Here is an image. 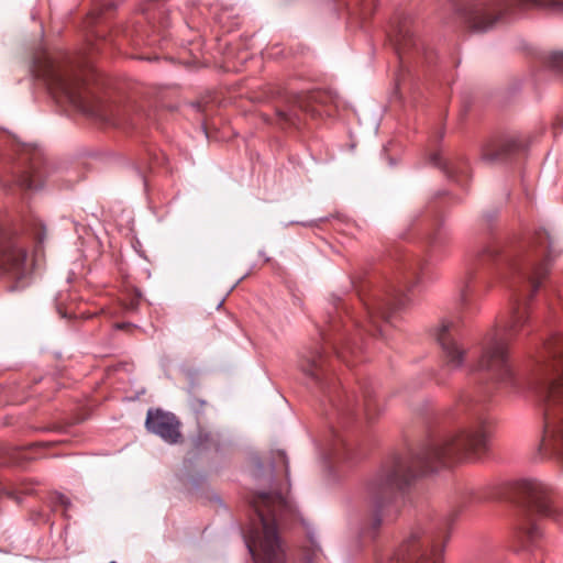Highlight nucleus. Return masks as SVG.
Returning a JSON list of instances; mask_svg holds the SVG:
<instances>
[{"label": "nucleus", "instance_id": "423d86ee", "mask_svg": "<svg viewBox=\"0 0 563 563\" xmlns=\"http://www.w3.org/2000/svg\"><path fill=\"white\" fill-rule=\"evenodd\" d=\"M514 8L518 11L537 9L563 14V0H515L507 9L498 2L473 3L460 9L459 15L472 31L485 32L505 15L512 14Z\"/></svg>", "mask_w": 563, "mask_h": 563}, {"label": "nucleus", "instance_id": "aec40b11", "mask_svg": "<svg viewBox=\"0 0 563 563\" xmlns=\"http://www.w3.org/2000/svg\"><path fill=\"white\" fill-rule=\"evenodd\" d=\"M292 103H294L295 107H297L301 111L311 112V114L316 113L314 109H310L308 107V104L306 102V97L300 95V93H296V95L292 96Z\"/></svg>", "mask_w": 563, "mask_h": 563}, {"label": "nucleus", "instance_id": "6e6552de", "mask_svg": "<svg viewBox=\"0 0 563 563\" xmlns=\"http://www.w3.org/2000/svg\"><path fill=\"white\" fill-rule=\"evenodd\" d=\"M520 493L529 509L558 522L563 521V508L552 499L551 489L547 484L533 478L525 479L520 484Z\"/></svg>", "mask_w": 563, "mask_h": 563}, {"label": "nucleus", "instance_id": "ddd939ff", "mask_svg": "<svg viewBox=\"0 0 563 563\" xmlns=\"http://www.w3.org/2000/svg\"><path fill=\"white\" fill-rule=\"evenodd\" d=\"M520 147L521 143L512 139L506 140L503 143L492 142L483 148L482 157L487 162H494L518 151Z\"/></svg>", "mask_w": 563, "mask_h": 563}, {"label": "nucleus", "instance_id": "20e7f679", "mask_svg": "<svg viewBox=\"0 0 563 563\" xmlns=\"http://www.w3.org/2000/svg\"><path fill=\"white\" fill-rule=\"evenodd\" d=\"M33 73L44 81L56 100L67 102L81 112L90 111L84 80L70 58L43 52L34 59Z\"/></svg>", "mask_w": 563, "mask_h": 563}, {"label": "nucleus", "instance_id": "7ed1b4c3", "mask_svg": "<svg viewBox=\"0 0 563 563\" xmlns=\"http://www.w3.org/2000/svg\"><path fill=\"white\" fill-rule=\"evenodd\" d=\"M251 507L255 512L244 542L255 563H288L283 541L277 531V520L291 506L282 494L256 493Z\"/></svg>", "mask_w": 563, "mask_h": 563}, {"label": "nucleus", "instance_id": "f03ea898", "mask_svg": "<svg viewBox=\"0 0 563 563\" xmlns=\"http://www.w3.org/2000/svg\"><path fill=\"white\" fill-rule=\"evenodd\" d=\"M418 280V267H410L402 277V285L375 292L364 305L365 318L353 316L346 308L329 320V331L338 338L334 346L338 357L347 362V354L361 350L365 334L386 336V327L391 324L394 314L404 309L409 297L404 292Z\"/></svg>", "mask_w": 563, "mask_h": 563}, {"label": "nucleus", "instance_id": "4be33fe9", "mask_svg": "<svg viewBox=\"0 0 563 563\" xmlns=\"http://www.w3.org/2000/svg\"><path fill=\"white\" fill-rule=\"evenodd\" d=\"M112 124L115 126H123L125 124H134L133 119H131L128 113L124 111V113H117L113 115Z\"/></svg>", "mask_w": 563, "mask_h": 563}, {"label": "nucleus", "instance_id": "9d476101", "mask_svg": "<svg viewBox=\"0 0 563 563\" xmlns=\"http://www.w3.org/2000/svg\"><path fill=\"white\" fill-rule=\"evenodd\" d=\"M298 366L301 373L311 384L325 391L328 388L329 369L327 357L318 349H308L299 356Z\"/></svg>", "mask_w": 563, "mask_h": 563}, {"label": "nucleus", "instance_id": "a878e982", "mask_svg": "<svg viewBox=\"0 0 563 563\" xmlns=\"http://www.w3.org/2000/svg\"><path fill=\"white\" fill-rule=\"evenodd\" d=\"M58 499H59V503H60L65 508H68V506L70 505L69 499H68L67 497L63 496V495H60V496L58 497Z\"/></svg>", "mask_w": 563, "mask_h": 563}, {"label": "nucleus", "instance_id": "412c9836", "mask_svg": "<svg viewBox=\"0 0 563 563\" xmlns=\"http://www.w3.org/2000/svg\"><path fill=\"white\" fill-rule=\"evenodd\" d=\"M550 65L558 73L563 74V52L553 53L550 57Z\"/></svg>", "mask_w": 563, "mask_h": 563}, {"label": "nucleus", "instance_id": "2eb2a0df", "mask_svg": "<svg viewBox=\"0 0 563 563\" xmlns=\"http://www.w3.org/2000/svg\"><path fill=\"white\" fill-rule=\"evenodd\" d=\"M20 185L25 189H38L42 187L41 173L32 166L30 170L20 179Z\"/></svg>", "mask_w": 563, "mask_h": 563}, {"label": "nucleus", "instance_id": "39448f33", "mask_svg": "<svg viewBox=\"0 0 563 563\" xmlns=\"http://www.w3.org/2000/svg\"><path fill=\"white\" fill-rule=\"evenodd\" d=\"M444 548L442 531L434 523H418L404 541L378 563H440Z\"/></svg>", "mask_w": 563, "mask_h": 563}, {"label": "nucleus", "instance_id": "6ab92c4d", "mask_svg": "<svg viewBox=\"0 0 563 563\" xmlns=\"http://www.w3.org/2000/svg\"><path fill=\"white\" fill-rule=\"evenodd\" d=\"M277 115H278L280 121H283V122H285L287 124H290V125H295L297 123V120H298L297 112H295L292 109H290V110H277Z\"/></svg>", "mask_w": 563, "mask_h": 563}, {"label": "nucleus", "instance_id": "9b49d317", "mask_svg": "<svg viewBox=\"0 0 563 563\" xmlns=\"http://www.w3.org/2000/svg\"><path fill=\"white\" fill-rule=\"evenodd\" d=\"M145 427L166 443L176 444L181 439L180 422L170 412L150 409L146 415Z\"/></svg>", "mask_w": 563, "mask_h": 563}, {"label": "nucleus", "instance_id": "a211bd4d", "mask_svg": "<svg viewBox=\"0 0 563 563\" xmlns=\"http://www.w3.org/2000/svg\"><path fill=\"white\" fill-rule=\"evenodd\" d=\"M283 466L285 471L286 477L289 475V465H288V459L284 451L278 450L273 454V461H272V468L273 471H277L278 467Z\"/></svg>", "mask_w": 563, "mask_h": 563}, {"label": "nucleus", "instance_id": "b1692460", "mask_svg": "<svg viewBox=\"0 0 563 563\" xmlns=\"http://www.w3.org/2000/svg\"><path fill=\"white\" fill-rule=\"evenodd\" d=\"M364 410L366 411V415L371 416L372 400L368 395H364Z\"/></svg>", "mask_w": 563, "mask_h": 563}, {"label": "nucleus", "instance_id": "f257e3e1", "mask_svg": "<svg viewBox=\"0 0 563 563\" xmlns=\"http://www.w3.org/2000/svg\"><path fill=\"white\" fill-rule=\"evenodd\" d=\"M489 421L482 412H470L454 432L431 435L409 459L395 457L385 462L367 481L365 496L373 508L372 528L378 529L394 512L399 492L426 473L445 467L455 456H477L488 443Z\"/></svg>", "mask_w": 563, "mask_h": 563}, {"label": "nucleus", "instance_id": "4468645a", "mask_svg": "<svg viewBox=\"0 0 563 563\" xmlns=\"http://www.w3.org/2000/svg\"><path fill=\"white\" fill-rule=\"evenodd\" d=\"M396 48L399 54L405 53L409 45L413 43V36L409 29L400 26L393 35Z\"/></svg>", "mask_w": 563, "mask_h": 563}, {"label": "nucleus", "instance_id": "393cba45", "mask_svg": "<svg viewBox=\"0 0 563 563\" xmlns=\"http://www.w3.org/2000/svg\"><path fill=\"white\" fill-rule=\"evenodd\" d=\"M209 10L214 14V19L219 22V23H222V15L218 14L217 13V8L214 5H210Z\"/></svg>", "mask_w": 563, "mask_h": 563}, {"label": "nucleus", "instance_id": "f3484780", "mask_svg": "<svg viewBox=\"0 0 563 563\" xmlns=\"http://www.w3.org/2000/svg\"><path fill=\"white\" fill-rule=\"evenodd\" d=\"M355 7L354 14L358 15L361 19L368 18L376 5V0H352Z\"/></svg>", "mask_w": 563, "mask_h": 563}, {"label": "nucleus", "instance_id": "bb28decb", "mask_svg": "<svg viewBox=\"0 0 563 563\" xmlns=\"http://www.w3.org/2000/svg\"><path fill=\"white\" fill-rule=\"evenodd\" d=\"M343 449L345 459H352V449L347 448L345 444L343 445Z\"/></svg>", "mask_w": 563, "mask_h": 563}, {"label": "nucleus", "instance_id": "dca6fc26", "mask_svg": "<svg viewBox=\"0 0 563 563\" xmlns=\"http://www.w3.org/2000/svg\"><path fill=\"white\" fill-rule=\"evenodd\" d=\"M450 234L443 228L437 229L430 236V246L433 252L440 251L449 244Z\"/></svg>", "mask_w": 563, "mask_h": 563}, {"label": "nucleus", "instance_id": "1a4fd4ad", "mask_svg": "<svg viewBox=\"0 0 563 563\" xmlns=\"http://www.w3.org/2000/svg\"><path fill=\"white\" fill-rule=\"evenodd\" d=\"M158 26H167L166 8L162 0H148L141 8V14L125 29L126 36L136 44L148 37Z\"/></svg>", "mask_w": 563, "mask_h": 563}, {"label": "nucleus", "instance_id": "0eeeda50", "mask_svg": "<svg viewBox=\"0 0 563 563\" xmlns=\"http://www.w3.org/2000/svg\"><path fill=\"white\" fill-rule=\"evenodd\" d=\"M433 335L442 350L445 366L453 371L462 368L467 351L460 341L459 322L442 319L434 328Z\"/></svg>", "mask_w": 563, "mask_h": 563}, {"label": "nucleus", "instance_id": "f8f14e48", "mask_svg": "<svg viewBox=\"0 0 563 563\" xmlns=\"http://www.w3.org/2000/svg\"><path fill=\"white\" fill-rule=\"evenodd\" d=\"M539 527L530 519L523 520L515 533L516 551H532L541 539Z\"/></svg>", "mask_w": 563, "mask_h": 563}, {"label": "nucleus", "instance_id": "5701e85b", "mask_svg": "<svg viewBox=\"0 0 563 563\" xmlns=\"http://www.w3.org/2000/svg\"><path fill=\"white\" fill-rule=\"evenodd\" d=\"M432 163H433L434 165L439 166V167H440V168H442V169H445V170H446V168H448V167H446V165L442 162V158H441V156H440L439 154H434V155L432 156Z\"/></svg>", "mask_w": 563, "mask_h": 563}]
</instances>
